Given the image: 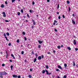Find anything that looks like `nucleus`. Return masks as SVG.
Returning a JSON list of instances; mask_svg holds the SVG:
<instances>
[{
	"mask_svg": "<svg viewBox=\"0 0 78 78\" xmlns=\"http://www.w3.org/2000/svg\"><path fill=\"white\" fill-rule=\"evenodd\" d=\"M7 75V73L5 71H4L3 72H0V77L1 78H3V75Z\"/></svg>",
	"mask_w": 78,
	"mask_h": 78,
	"instance_id": "obj_1",
	"label": "nucleus"
},
{
	"mask_svg": "<svg viewBox=\"0 0 78 78\" xmlns=\"http://www.w3.org/2000/svg\"><path fill=\"white\" fill-rule=\"evenodd\" d=\"M35 55H36V57L34 59V62H36V61H37V53H36Z\"/></svg>",
	"mask_w": 78,
	"mask_h": 78,
	"instance_id": "obj_2",
	"label": "nucleus"
},
{
	"mask_svg": "<svg viewBox=\"0 0 78 78\" xmlns=\"http://www.w3.org/2000/svg\"><path fill=\"white\" fill-rule=\"evenodd\" d=\"M12 75V77L13 78H17V77H18L17 75L13 74Z\"/></svg>",
	"mask_w": 78,
	"mask_h": 78,
	"instance_id": "obj_3",
	"label": "nucleus"
},
{
	"mask_svg": "<svg viewBox=\"0 0 78 78\" xmlns=\"http://www.w3.org/2000/svg\"><path fill=\"white\" fill-rule=\"evenodd\" d=\"M73 43L74 45L76 44V40H74L73 41Z\"/></svg>",
	"mask_w": 78,
	"mask_h": 78,
	"instance_id": "obj_4",
	"label": "nucleus"
},
{
	"mask_svg": "<svg viewBox=\"0 0 78 78\" xmlns=\"http://www.w3.org/2000/svg\"><path fill=\"white\" fill-rule=\"evenodd\" d=\"M2 14H3V17H6V13H5V12H2Z\"/></svg>",
	"mask_w": 78,
	"mask_h": 78,
	"instance_id": "obj_5",
	"label": "nucleus"
},
{
	"mask_svg": "<svg viewBox=\"0 0 78 78\" xmlns=\"http://www.w3.org/2000/svg\"><path fill=\"white\" fill-rule=\"evenodd\" d=\"M58 69H60L61 70H62V67H61V66H60V65L58 66Z\"/></svg>",
	"mask_w": 78,
	"mask_h": 78,
	"instance_id": "obj_6",
	"label": "nucleus"
},
{
	"mask_svg": "<svg viewBox=\"0 0 78 78\" xmlns=\"http://www.w3.org/2000/svg\"><path fill=\"white\" fill-rule=\"evenodd\" d=\"M38 42L39 43V44H41L43 42V41H41L40 40H38Z\"/></svg>",
	"mask_w": 78,
	"mask_h": 78,
	"instance_id": "obj_7",
	"label": "nucleus"
},
{
	"mask_svg": "<svg viewBox=\"0 0 78 78\" xmlns=\"http://www.w3.org/2000/svg\"><path fill=\"white\" fill-rule=\"evenodd\" d=\"M38 60H41V59H42V57H41V56H39L38 57Z\"/></svg>",
	"mask_w": 78,
	"mask_h": 78,
	"instance_id": "obj_8",
	"label": "nucleus"
},
{
	"mask_svg": "<svg viewBox=\"0 0 78 78\" xmlns=\"http://www.w3.org/2000/svg\"><path fill=\"white\" fill-rule=\"evenodd\" d=\"M72 22L73 24H74V25H75V21L73 20H72Z\"/></svg>",
	"mask_w": 78,
	"mask_h": 78,
	"instance_id": "obj_9",
	"label": "nucleus"
},
{
	"mask_svg": "<svg viewBox=\"0 0 78 78\" xmlns=\"http://www.w3.org/2000/svg\"><path fill=\"white\" fill-rule=\"evenodd\" d=\"M29 12L30 13H33V10H29Z\"/></svg>",
	"mask_w": 78,
	"mask_h": 78,
	"instance_id": "obj_10",
	"label": "nucleus"
},
{
	"mask_svg": "<svg viewBox=\"0 0 78 78\" xmlns=\"http://www.w3.org/2000/svg\"><path fill=\"white\" fill-rule=\"evenodd\" d=\"M45 71H46V75H48L49 73L48 71L47 70H46Z\"/></svg>",
	"mask_w": 78,
	"mask_h": 78,
	"instance_id": "obj_11",
	"label": "nucleus"
},
{
	"mask_svg": "<svg viewBox=\"0 0 78 78\" xmlns=\"http://www.w3.org/2000/svg\"><path fill=\"white\" fill-rule=\"evenodd\" d=\"M11 56H12V57H13V59H15V57H14V55H13V54H12L11 55Z\"/></svg>",
	"mask_w": 78,
	"mask_h": 78,
	"instance_id": "obj_12",
	"label": "nucleus"
},
{
	"mask_svg": "<svg viewBox=\"0 0 78 78\" xmlns=\"http://www.w3.org/2000/svg\"><path fill=\"white\" fill-rule=\"evenodd\" d=\"M73 66H75V62L74 61H73Z\"/></svg>",
	"mask_w": 78,
	"mask_h": 78,
	"instance_id": "obj_13",
	"label": "nucleus"
},
{
	"mask_svg": "<svg viewBox=\"0 0 78 78\" xmlns=\"http://www.w3.org/2000/svg\"><path fill=\"white\" fill-rule=\"evenodd\" d=\"M45 70H42V73L44 74V73H45Z\"/></svg>",
	"mask_w": 78,
	"mask_h": 78,
	"instance_id": "obj_14",
	"label": "nucleus"
},
{
	"mask_svg": "<svg viewBox=\"0 0 78 78\" xmlns=\"http://www.w3.org/2000/svg\"><path fill=\"white\" fill-rule=\"evenodd\" d=\"M67 48H68L69 50H71V48L70 47H68Z\"/></svg>",
	"mask_w": 78,
	"mask_h": 78,
	"instance_id": "obj_15",
	"label": "nucleus"
},
{
	"mask_svg": "<svg viewBox=\"0 0 78 78\" xmlns=\"http://www.w3.org/2000/svg\"><path fill=\"white\" fill-rule=\"evenodd\" d=\"M5 38L6 39V41H9V40L8 39V38H7V37H5Z\"/></svg>",
	"mask_w": 78,
	"mask_h": 78,
	"instance_id": "obj_16",
	"label": "nucleus"
},
{
	"mask_svg": "<svg viewBox=\"0 0 78 78\" xmlns=\"http://www.w3.org/2000/svg\"><path fill=\"white\" fill-rule=\"evenodd\" d=\"M6 35H7V36H9V34L8 32H7L6 33Z\"/></svg>",
	"mask_w": 78,
	"mask_h": 78,
	"instance_id": "obj_17",
	"label": "nucleus"
},
{
	"mask_svg": "<svg viewBox=\"0 0 78 78\" xmlns=\"http://www.w3.org/2000/svg\"><path fill=\"white\" fill-rule=\"evenodd\" d=\"M57 48H58V49H60V48H61V46H58L57 47Z\"/></svg>",
	"mask_w": 78,
	"mask_h": 78,
	"instance_id": "obj_18",
	"label": "nucleus"
},
{
	"mask_svg": "<svg viewBox=\"0 0 78 78\" xmlns=\"http://www.w3.org/2000/svg\"><path fill=\"white\" fill-rule=\"evenodd\" d=\"M21 12L22 13H23V9H21Z\"/></svg>",
	"mask_w": 78,
	"mask_h": 78,
	"instance_id": "obj_19",
	"label": "nucleus"
},
{
	"mask_svg": "<svg viewBox=\"0 0 78 78\" xmlns=\"http://www.w3.org/2000/svg\"><path fill=\"white\" fill-rule=\"evenodd\" d=\"M64 66L65 67H66L67 66V65L65 63L64 64Z\"/></svg>",
	"mask_w": 78,
	"mask_h": 78,
	"instance_id": "obj_20",
	"label": "nucleus"
},
{
	"mask_svg": "<svg viewBox=\"0 0 78 78\" xmlns=\"http://www.w3.org/2000/svg\"><path fill=\"white\" fill-rule=\"evenodd\" d=\"M46 69H48L49 68V66H46Z\"/></svg>",
	"mask_w": 78,
	"mask_h": 78,
	"instance_id": "obj_21",
	"label": "nucleus"
},
{
	"mask_svg": "<svg viewBox=\"0 0 78 78\" xmlns=\"http://www.w3.org/2000/svg\"><path fill=\"white\" fill-rule=\"evenodd\" d=\"M1 8H4V5L3 4H2L1 6Z\"/></svg>",
	"mask_w": 78,
	"mask_h": 78,
	"instance_id": "obj_22",
	"label": "nucleus"
},
{
	"mask_svg": "<svg viewBox=\"0 0 78 78\" xmlns=\"http://www.w3.org/2000/svg\"><path fill=\"white\" fill-rule=\"evenodd\" d=\"M17 14H18V16H19L20 14V12H18Z\"/></svg>",
	"mask_w": 78,
	"mask_h": 78,
	"instance_id": "obj_23",
	"label": "nucleus"
},
{
	"mask_svg": "<svg viewBox=\"0 0 78 78\" xmlns=\"http://www.w3.org/2000/svg\"><path fill=\"white\" fill-rule=\"evenodd\" d=\"M12 67H13V66L12 65L11 66V70H12Z\"/></svg>",
	"mask_w": 78,
	"mask_h": 78,
	"instance_id": "obj_24",
	"label": "nucleus"
},
{
	"mask_svg": "<svg viewBox=\"0 0 78 78\" xmlns=\"http://www.w3.org/2000/svg\"><path fill=\"white\" fill-rule=\"evenodd\" d=\"M67 4H69V3H70V2L69 1H67Z\"/></svg>",
	"mask_w": 78,
	"mask_h": 78,
	"instance_id": "obj_25",
	"label": "nucleus"
},
{
	"mask_svg": "<svg viewBox=\"0 0 78 78\" xmlns=\"http://www.w3.org/2000/svg\"><path fill=\"white\" fill-rule=\"evenodd\" d=\"M38 47L39 48H41V45H38Z\"/></svg>",
	"mask_w": 78,
	"mask_h": 78,
	"instance_id": "obj_26",
	"label": "nucleus"
},
{
	"mask_svg": "<svg viewBox=\"0 0 78 78\" xmlns=\"http://www.w3.org/2000/svg\"><path fill=\"white\" fill-rule=\"evenodd\" d=\"M21 55H23V53H24V51H22L21 52Z\"/></svg>",
	"mask_w": 78,
	"mask_h": 78,
	"instance_id": "obj_27",
	"label": "nucleus"
},
{
	"mask_svg": "<svg viewBox=\"0 0 78 78\" xmlns=\"http://www.w3.org/2000/svg\"><path fill=\"white\" fill-rule=\"evenodd\" d=\"M31 76H32L31 75H29V78H31Z\"/></svg>",
	"mask_w": 78,
	"mask_h": 78,
	"instance_id": "obj_28",
	"label": "nucleus"
},
{
	"mask_svg": "<svg viewBox=\"0 0 78 78\" xmlns=\"http://www.w3.org/2000/svg\"><path fill=\"white\" fill-rule=\"evenodd\" d=\"M9 46H11V43H9V44H8Z\"/></svg>",
	"mask_w": 78,
	"mask_h": 78,
	"instance_id": "obj_29",
	"label": "nucleus"
},
{
	"mask_svg": "<svg viewBox=\"0 0 78 78\" xmlns=\"http://www.w3.org/2000/svg\"><path fill=\"white\" fill-rule=\"evenodd\" d=\"M59 4H58L57 6V9H59Z\"/></svg>",
	"mask_w": 78,
	"mask_h": 78,
	"instance_id": "obj_30",
	"label": "nucleus"
},
{
	"mask_svg": "<svg viewBox=\"0 0 78 78\" xmlns=\"http://www.w3.org/2000/svg\"><path fill=\"white\" fill-rule=\"evenodd\" d=\"M67 76L66 75H65L63 76V78H66Z\"/></svg>",
	"mask_w": 78,
	"mask_h": 78,
	"instance_id": "obj_31",
	"label": "nucleus"
},
{
	"mask_svg": "<svg viewBox=\"0 0 78 78\" xmlns=\"http://www.w3.org/2000/svg\"><path fill=\"white\" fill-rule=\"evenodd\" d=\"M22 34H23V35H25V32H23Z\"/></svg>",
	"mask_w": 78,
	"mask_h": 78,
	"instance_id": "obj_32",
	"label": "nucleus"
},
{
	"mask_svg": "<svg viewBox=\"0 0 78 78\" xmlns=\"http://www.w3.org/2000/svg\"><path fill=\"white\" fill-rule=\"evenodd\" d=\"M54 31H56V32H57V31H58V30H57V29H55L54 30Z\"/></svg>",
	"mask_w": 78,
	"mask_h": 78,
	"instance_id": "obj_33",
	"label": "nucleus"
},
{
	"mask_svg": "<svg viewBox=\"0 0 78 78\" xmlns=\"http://www.w3.org/2000/svg\"><path fill=\"white\" fill-rule=\"evenodd\" d=\"M5 5H7L8 4V2H7V1L5 2Z\"/></svg>",
	"mask_w": 78,
	"mask_h": 78,
	"instance_id": "obj_34",
	"label": "nucleus"
},
{
	"mask_svg": "<svg viewBox=\"0 0 78 78\" xmlns=\"http://www.w3.org/2000/svg\"><path fill=\"white\" fill-rule=\"evenodd\" d=\"M6 51V55H8V52L6 51Z\"/></svg>",
	"mask_w": 78,
	"mask_h": 78,
	"instance_id": "obj_35",
	"label": "nucleus"
},
{
	"mask_svg": "<svg viewBox=\"0 0 78 78\" xmlns=\"http://www.w3.org/2000/svg\"><path fill=\"white\" fill-rule=\"evenodd\" d=\"M62 16L63 19H65V16H64V15H63Z\"/></svg>",
	"mask_w": 78,
	"mask_h": 78,
	"instance_id": "obj_36",
	"label": "nucleus"
},
{
	"mask_svg": "<svg viewBox=\"0 0 78 78\" xmlns=\"http://www.w3.org/2000/svg\"><path fill=\"white\" fill-rule=\"evenodd\" d=\"M5 66V65L4 64H3L2 65V67H4V66Z\"/></svg>",
	"mask_w": 78,
	"mask_h": 78,
	"instance_id": "obj_37",
	"label": "nucleus"
},
{
	"mask_svg": "<svg viewBox=\"0 0 78 78\" xmlns=\"http://www.w3.org/2000/svg\"><path fill=\"white\" fill-rule=\"evenodd\" d=\"M54 22V23H57V22H58L57 21H56V20H55Z\"/></svg>",
	"mask_w": 78,
	"mask_h": 78,
	"instance_id": "obj_38",
	"label": "nucleus"
},
{
	"mask_svg": "<svg viewBox=\"0 0 78 78\" xmlns=\"http://www.w3.org/2000/svg\"><path fill=\"white\" fill-rule=\"evenodd\" d=\"M75 50L76 51H77V50H78V48H76L75 49Z\"/></svg>",
	"mask_w": 78,
	"mask_h": 78,
	"instance_id": "obj_39",
	"label": "nucleus"
},
{
	"mask_svg": "<svg viewBox=\"0 0 78 78\" xmlns=\"http://www.w3.org/2000/svg\"><path fill=\"white\" fill-rule=\"evenodd\" d=\"M15 2V0H12V3H14V2Z\"/></svg>",
	"mask_w": 78,
	"mask_h": 78,
	"instance_id": "obj_40",
	"label": "nucleus"
},
{
	"mask_svg": "<svg viewBox=\"0 0 78 78\" xmlns=\"http://www.w3.org/2000/svg\"><path fill=\"white\" fill-rule=\"evenodd\" d=\"M16 42L18 43H19V40H17V41H16Z\"/></svg>",
	"mask_w": 78,
	"mask_h": 78,
	"instance_id": "obj_41",
	"label": "nucleus"
},
{
	"mask_svg": "<svg viewBox=\"0 0 78 78\" xmlns=\"http://www.w3.org/2000/svg\"><path fill=\"white\" fill-rule=\"evenodd\" d=\"M41 57H42V59L44 58V55H41Z\"/></svg>",
	"mask_w": 78,
	"mask_h": 78,
	"instance_id": "obj_42",
	"label": "nucleus"
},
{
	"mask_svg": "<svg viewBox=\"0 0 78 78\" xmlns=\"http://www.w3.org/2000/svg\"><path fill=\"white\" fill-rule=\"evenodd\" d=\"M58 18V19H59V20L61 19V16H59Z\"/></svg>",
	"mask_w": 78,
	"mask_h": 78,
	"instance_id": "obj_43",
	"label": "nucleus"
},
{
	"mask_svg": "<svg viewBox=\"0 0 78 78\" xmlns=\"http://www.w3.org/2000/svg\"><path fill=\"white\" fill-rule=\"evenodd\" d=\"M52 77L53 78H54V77L56 76H55V75H52Z\"/></svg>",
	"mask_w": 78,
	"mask_h": 78,
	"instance_id": "obj_44",
	"label": "nucleus"
},
{
	"mask_svg": "<svg viewBox=\"0 0 78 78\" xmlns=\"http://www.w3.org/2000/svg\"><path fill=\"white\" fill-rule=\"evenodd\" d=\"M3 35H4V36H5V37H6V34L4 33V34H3Z\"/></svg>",
	"mask_w": 78,
	"mask_h": 78,
	"instance_id": "obj_45",
	"label": "nucleus"
},
{
	"mask_svg": "<svg viewBox=\"0 0 78 78\" xmlns=\"http://www.w3.org/2000/svg\"><path fill=\"white\" fill-rule=\"evenodd\" d=\"M69 11H70V7H69Z\"/></svg>",
	"mask_w": 78,
	"mask_h": 78,
	"instance_id": "obj_46",
	"label": "nucleus"
},
{
	"mask_svg": "<svg viewBox=\"0 0 78 78\" xmlns=\"http://www.w3.org/2000/svg\"><path fill=\"white\" fill-rule=\"evenodd\" d=\"M33 23L34 25H36V22H33Z\"/></svg>",
	"mask_w": 78,
	"mask_h": 78,
	"instance_id": "obj_47",
	"label": "nucleus"
},
{
	"mask_svg": "<svg viewBox=\"0 0 78 78\" xmlns=\"http://www.w3.org/2000/svg\"><path fill=\"white\" fill-rule=\"evenodd\" d=\"M27 16L29 18L30 16H29V14H27Z\"/></svg>",
	"mask_w": 78,
	"mask_h": 78,
	"instance_id": "obj_48",
	"label": "nucleus"
},
{
	"mask_svg": "<svg viewBox=\"0 0 78 78\" xmlns=\"http://www.w3.org/2000/svg\"><path fill=\"white\" fill-rule=\"evenodd\" d=\"M5 22H9V21L8 20H5Z\"/></svg>",
	"mask_w": 78,
	"mask_h": 78,
	"instance_id": "obj_49",
	"label": "nucleus"
},
{
	"mask_svg": "<svg viewBox=\"0 0 78 78\" xmlns=\"http://www.w3.org/2000/svg\"><path fill=\"white\" fill-rule=\"evenodd\" d=\"M24 40L25 41H27V38H26L25 37H24Z\"/></svg>",
	"mask_w": 78,
	"mask_h": 78,
	"instance_id": "obj_50",
	"label": "nucleus"
},
{
	"mask_svg": "<svg viewBox=\"0 0 78 78\" xmlns=\"http://www.w3.org/2000/svg\"><path fill=\"white\" fill-rule=\"evenodd\" d=\"M72 16H73V17H75V14H72Z\"/></svg>",
	"mask_w": 78,
	"mask_h": 78,
	"instance_id": "obj_51",
	"label": "nucleus"
},
{
	"mask_svg": "<svg viewBox=\"0 0 78 78\" xmlns=\"http://www.w3.org/2000/svg\"><path fill=\"white\" fill-rule=\"evenodd\" d=\"M56 71L57 72H58V71H59V69H56Z\"/></svg>",
	"mask_w": 78,
	"mask_h": 78,
	"instance_id": "obj_52",
	"label": "nucleus"
},
{
	"mask_svg": "<svg viewBox=\"0 0 78 78\" xmlns=\"http://www.w3.org/2000/svg\"><path fill=\"white\" fill-rule=\"evenodd\" d=\"M20 76H18V78H20Z\"/></svg>",
	"mask_w": 78,
	"mask_h": 78,
	"instance_id": "obj_53",
	"label": "nucleus"
},
{
	"mask_svg": "<svg viewBox=\"0 0 78 78\" xmlns=\"http://www.w3.org/2000/svg\"><path fill=\"white\" fill-rule=\"evenodd\" d=\"M32 54L34 55V52L33 51H32Z\"/></svg>",
	"mask_w": 78,
	"mask_h": 78,
	"instance_id": "obj_54",
	"label": "nucleus"
},
{
	"mask_svg": "<svg viewBox=\"0 0 78 78\" xmlns=\"http://www.w3.org/2000/svg\"><path fill=\"white\" fill-rule=\"evenodd\" d=\"M35 4V3H34V2H32V5H34Z\"/></svg>",
	"mask_w": 78,
	"mask_h": 78,
	"instance_id": "obj_55",
	"label": "nucleus"
},
{
	"mask_svg": "<svg viewBox=\"0 0 78 78\" xmlns=\"http://www.w3.org/2000/svg\"><path fill=\"white\" fill-rule=\"evenodd\" d=\"M55 52H56V51L55 50L53 51V53H55Z\"/></svg>",
	"mask_w": 78,
	"mask_h": 78,
	"instance_id": "obj_56",
	"label": "nucleus"
},
{
	"mask_svg": "<svg viewBox=\"0 0 78 78\" xmlns=\"http://www.w3.org/2000/svg\"><path fill=\"white\" fill-rule=\"evenodd\" d=\"M51 73H48V75H51Z\"/></svg>",
	"mask_w": 78,
	"mask_h": 78,
	"instance_id": "obj_57",
	"label": "nucleus"
},
{
	"mask_svg": "<svg viewBox=\"0 0 78 78\" xmlns=\"http://www.w3.org/2000/svg\"><path fill=\"white\" fill-rule=\"evenodd\" d=\"M31 28L32 29H33V28H34V27H33V26H32Z\"/></svg>",
	"mask_w": 78,
	"mask_h": 78,
	"instance_id": "obj_58",
	"label": "nucleus"
},
{
	"mask_svg": "<svg viewBox=\"0 0 78 78\" xmlns=\"http://www.w3.org/2000/svg\"><path fill=\"white\" fill-rule=\"evenodd\" d=\"M47 2H50V0H47Z\"/></svg>",
	"mask_w": 78,
	"mask_h": 78,
	"instance_id": "obj_59",
	"label": "nucleus"
},
{
	"mask_svg": "<svg viewBox=\"0 0 78 78\" xmlns=\"http://www.w3.org/2000/svg\"><path fill=\"white\" fill-rule=\"evenodd\" d=\"M48 54H51V53H50V52H48L47 53Z\"/></svg>",
	"mask_w": 78,
	"mask_h": 78,
	"instance_id": "obj_60",
	"label": "nucleus"
},
{
	"mask_svg": "<svg viewBox=\"0 0 78 78\" xmlns=\"http://www.w3.org/2000/svg\"><path fill=\"white\" fill-rule=\"evenodd\" d=\"M30 70L31 72H32V69H30Z\"/></svg>",
	"mask_w": 78,
	"mask_h": 78,
	"instance_id": "obj_61",
	"label": "nucleus"
},
{
	"mask_svg": "<svg viewBox=\"0 0 78 78\" xmlns=\"http://www.w3.org/2000/svg\"><path fill=\"white\" fill-rule=\"evenodd\" d=\"M55 23H53V25H55Z\"/></svg>",
	"mask_w": 78,
	"mask_h": 78,
	"instance_id": "obj_62",
	"label": "nucleus"
},
{
	"mask_svg": "<svg viewBox=\"0 0 78 78\" xmlns=\"http://www.w3.org/2000/svg\"><path fill=\"white\" fill-rule=\"evenodd\" d=\"M57 14H59V12H57Z\"/></svg>",
	"mask_w": 78,
	"mask_h": 78,
	"instance_id": "obj_63",
	"label": "nucleus"
},
{
	"mask_svg": "<svg viewBox=\"0 0 78 78\" xmlns=\"http://www.w3.org/2000/svg\"><path fill=\"white\" fill-rule=\"evenodd\" d=\"M57 78H60V77H59V76H58Z\"/></svg>",
	"mask_w": 78,
	"mask_h": 78,
	"instance_id": "obj_64",
	"label": "nucleus"
}]
</instances>
